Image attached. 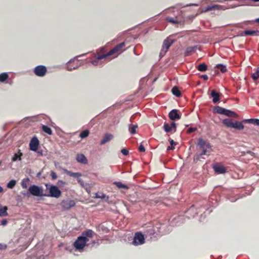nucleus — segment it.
Masks as SVG:
<instances>
[{
  "label": "nucleus",
  "mask_w": 259,
  "mask_h": 259,
  "mask_svg": "<svg viewBox=\"0 0 259 259\" xmlns=\"http://www.w3.org/2000/svg\"><path fill=\"white\" fill-rule=\"evenodd\" d=\"M169 143L172 146L173 145H176V143L175 142H174V141L173 140L170 139L169 140Z\"/></svg>",
  "instance_id": "53"
},
{
  "label": "nucleus",
  "mask_w": 259,
  "mask_h": 259,
  "mask_svg": "<svg viewBox=\"0 0 259 259\" xmlns=\"http://www.w3.org/2000/svg\"><path fill=\"white\" fill-rule=\"evenodd\" d=\"M139 150L140 152H145V149L143 145L141 144L139 147Z\"/></svg>",
  "instance_id": "49"
},
{
  "label": "nucleus",
  "mask_w": 259,
  "mask_h": 259,
  "mask_svg": "<svg viewBox=\"0 0 259 259\" xmlns=\"http://www.w3.org/2000/svg\"><path fill=\"white\" fill-rule=\"evenodd\" d=\"M76 160L81 163L85 164L88 160L85 156L83 154H78L76 158Z\"/></svg>",
  "instance_id": "16"
},
{
  "label": "nucleus",
  "mask_w": 259,
  "mask_h": 259,
  "mask_svg": "<svg viewBox=\"0 0 259 259\" xmlns=\"http://www.w3.org/2000/svg\"><path fill=\"white\" fill-rule=\"evenodd\" d=\"M7 224V221L5 219V220H3L2 222H1V224L3 225V226H6Z\"/></svg>",
  "instance_id": "52"
},
{
  "label": "nucleus",
  "mask_w": 259,
  "mask_h": 259,
  "mask_svg": "<svg viewBox=\"0 0 259 259\" xmlns=\"http://www.w3.org/2000/svg\"><path fill=\"white\" fill-rule=\"evenodd\" d=\"M245 122L259 126V119H249L245 120Z\"/></svg>",
  "instance_id": "29"
},
{
  "label": "nucleus",
  "mask_w": 259,
  "mask_h": 259,
  "mask_svg": "<svg viewBox=\"0 0 259 259\" xmlns=\"http://www.w3.org/2000/svg\"><path fill=\"white\" fill-rule=\"evenodd\" d=\"M193 210V208H190L189 209V211H192Z\"/></svg>",
  "instance_id": "61"
},
{
  "label": "nucleus",
  "mask_w": 259,
  "mask_h": 259,
  "mask_svg": "<svg viewBox=\"0 0 259 259\" xmlns=\"http://www.w3.org/2000/svg\"><path fill=\"white\" fill-rule=\"evenodd\" d=\"M216 67L220 69L223 73L226 72L227 70L226 66L222 64H218L216 65Z\"/></svg>",
  "instance_id": "32"
},
{
  "label": "nucleus",
  "mask_w": 259,
  "mask_h": 259,
  "mask_svg": "<svg viewBox=\"0 0 259 259\" xmlns=\"http://www.w3.org/2000/svg\"><path fill=\"white\" fill-rule=\"evenodd\" d=\"M46 187H47V188H48V184H46Z\"/></svg>",
  "instance_id": "64"
},
{
  "label": "nucleus",
  "mask_w": 259,
  "mask_h": 259,
  "mask_svg": "<svg viewBox=\"0 0 259 259\" xmlns=\"http://www.w3.org/2000/svg\"><path fill=\"white\" fill-rule=\"evenodd\" d=\"M169 117L172 120H175L176 119H179L181 118L180 115L178 113V110L176 109L172 110L169 113Z\"/></svg>",
  "instance_id": "14"
},
{
  "label": "nucleus",
  "mask_w": 259,
  "mask_h": 259,
  "mask_svg": "<svg viewBox=\"0 0 259 259\" xmlns=\"http://www.w3.org/2000/svg\"><path fill=\"white\" fill-rule=\"evenodd\" d=\"M9 77V75L7 73L4 72L0 74V81L4 82L7 80Z\"/></svg>",
  "instance_id": "34"
},
{
  "label": "nucleus",
  "mask_w": 259,
  "mask_h": 259,
  "mask_svg": "<svg viewBox=\"0 0 259 259\" xmlns=\"http://www.w3.org/2000/svg\"><path fill=\"white\" fill-rule=\"evenodd\" d=\"M74 61V59H71V60H70L67 62V63H71V62H72V61Z\"/></svg>",
  "instance_id": "58"
},
{
  "label": "nucleus",
  "mask_w": 259,
  "mask_h": 259,
  "mask_svg": "<svg viewBox=\"0 0 259 259\" xmlns=\"http://www.w3.org/2000/svg\"><path fill=\"white\" fill-rule=\"evenodd\" d=\"M232 128H234L238 130H241L244 128V125L241 122L238 121H235V122H233Z\"/></svg>",
  "instance_id": "18"
},
{
  "label": "nucleus",
  "mask_w": 259,
  "mask_h": 259,
  "mask_svg": "<svg viewBox=\"0 0 259 259\" xmlns=\"http://www.w3.org/2000/svg\"><path fill=\"white\" fill-rule=\"evenodd\" d=\"M174 39H170L169 37H167L164 40L162 48L159 53V57L160 58L163 57L168 51L170 46L174 42Z\"/></svg>",
  "instance_id": "2"
},
{
  "label": "nucleus",
  "mask_w": 259,
  "mask_h": 259,
  "mask_svg": "<svg viewBox=\"0 0 259 259\" xmlns=\"http://www.w3.org/2000/svg\"><path fill=\"white\" fill-rule=\"evenodd\" d=\"M107 57V55H103L101 56H99L95 60H93L92 61V63L93 65L95 66H97L98 64V61L99 60L104 59Z\"/></svg>",
  "instance_id": "25"
},
{
  "label": "nucleus",
  "mask_w": 259,
  "mask_h": 259,
  "mask_svg": "<svg viewBox=\"0 0 259 259\" xmlns=\"http://www.w3.org/2000/svg\"><path fill=\"white\" fill-rule=\"evenodd\" d=\"M212 168L215 173L218 174H225L226 169L221 163H217L213 165Z\"/></svg>",
  "instance_id": "9"
},
{
  "label": "nucleus",
  "mask_w": 259,
  "mask_h": 259,
  "mask_svg": "<svg viewBox=\"0 0 259 259\" xmlns=\"http://www.w3.org/2000/svg\"><path fill=\"white\" fill-rule=\"evenodd\" d=\"M197 69L199 71H205L207 70V66H206V64L203 63V64H199L198 66H197Z\"/></svg>",
  "instance_id": "35"
},
{
  "label": "nucleus",
  "mask_w": 259,
  "mask_h": 259,
  "mask_svg": "<svg viewBox=\"0 0 259 259\" xmlns=\"http://www.w3.org/2000/svg\"><path fill=\"white\" fill-rule=\"evenodd\" d=\"M28 191L34 196H45L42 188L35 185H31L28 188Z\"/></svg>",
  "instance_id": "3"
},
{
  "label": "nucleus",
  "mask_w": 259,
  "mask_h": 259,
  "mask_svg": "<svg viewBox=\"0 0 259 259\" xmlns=\"http://www.w3.org/2000/svg\"><path fill=\"white\" fill-rule=\"evenodd\" d=\"M215 2H222V0H217V1H215Z\"/></svg>",
  "instance_id": "62"
},
{
  "label": "nucleus",
  "mask_w": 259,
  "mask_h": 259,
  "mask_svg": "<svg viewBox=\"0 0 259 259\" xmlns=\"http://www.w3.org/2000/svg\"><path fill=\"white\" fill-rule=\"evenodd\" d=\"M49 194H45V196L52 197L58 198L60 197L61 195V191L59 189L58 187L52 185L48 188Z\"/></svg>",
  "instance_id": "4"
},
{
  "label": "nucleus",
  "mask_w": 259,
  "mask_h": 259,
  "mask_svg": "<svg viewBox=\"0 0 259 259\" xmlns=\"http://www.w3.org/2000/svg\"><path fill=\"white\" fill-rule=\"evenodd\" d=\"M30 182L28 178H25L22 180L21 186L23 189H27Z\"/></svg>",
  "instance_id": "22"
},
{
  "label": "nucleus",
  "mask_w": 259,
  "mask_h": 259,
  "mask_svg": "<svg viewBox=\"0 0 259 259\" xmlns=\"http://www.w3.org/2000/svg\"><path fill=\"white\" fill-rule=\"evenodd\" d=\"M39 145V141L36 137H33L30 142L29 148L30 150L36 151Z\"/></svg>",
  "instance_id": "11"
},
{
  "label": "nucleus",
  "mask_w": 259,
  "mask_h": 259,
  "mask_svg": "<svg viewBox=\"0 0 259 259\" xmlns=\"http://www.w3.org/2000/svg\"><path fill=\"white\" fill-rule=\"evenodd\" d=\"M121 152L124 155H127L128 154V151L126 149H121Z\"/></svg>",
  "instance_id": "46"
},
{
  "label": "nucleus",
  "mask_w": 259,
  "mask_h": 259,
  "mask_svg": "<svg viewBox=\"0 0 259 259\" xmlns=\"http://www.w3.org/2000/svg\"><path fill=\"white\" fill-rule=\"evenodd\" d=\"M213 9H217V10H225V8H224V7L221 5H213Z\"/></svg>",
  "instance_id": "42"
},
{
  "label": "nucleus",
  "mask_w": 259,
  "mask_h": 259,
  "mask_svg": "<svg viewBox=\"0 0 259 259\" xmlns=\"http://www.w3.org/2000/svg\"><path fill=\"white\" fill-rule=\"evenodd\" d=\"M163 128L166 133L170 132L172 130H174V132H176V124L174 122H172L170 125L168 123H165L163 125Z\"/></svg>",
  "instance_id": "12"
},
{
  "label": "nucleus",
  "mask_w": 259,
  "mask_h": 259,
  "mask_svg": "<svg viewBox=\"0 0 259 259\" xmlns=\"http://www.w3.org/2000/svg\"><path fill=\"white\" fill-rule=\"evenodd\" d=\"M87 54H82L81 55H79V56H77V57H80V56H84L85 55H86Z\"/></svg>",
  "instance_id": "59"
},
{
  "label": "nucleus",
  "mask_w": 259,
  "mask_h": 259,
  "mask_svg": "<svg viewBox=\"0 0 259 259\" xmlns=\"http://www.w3.org/2000/svg\"><path fill=\"white\" fill-rule=\"evenodd\" d=\"M212 10H213L212 5H209L205 8V9L202 10V12H206Z\"/></svg>",
  "instance_id": "43"
},
{
  "label": "nucleus",
  "mask_w": 259,
  "mask_h": 259,
  "mask_svg": "<svg viewBox=\"0 0 259 259\" xmlns=\"http://www.w3.org/2000/svg\"><path fill=\"white\" fill-rule=\"evenodd\" d=\"M196 130V127H190V128H189L188 129L187 132L188 133H192L193 132H195Z\"/></svg>",
  "instance_id": "48"
},
{
  "label": "nucleus",
  "mask_w": 259,
  "mask_h": 259,
  "mask_svg": "<svg viewBox=\"0 0 259 259\" xmlns=\"http://www.w3.org/2000/svg\"><path fill=\"white\" fill-rule=\"evenodd\" d=\"M16 184V181L15 180H11L7 185V187L9 189H13Z\"/></svg>",
  "instance_id": "33"
},
{
  "label": "nucleus",
  "mask_w": 259,
  "mask_h": 259,
  "mask_svg": "<svg viewBox=\"0 0 259 259\" xmlns=\"http://www.w3.org/2000/svg\"><path fill=\"white\" fill-rule=\"evenodd\" d=\"M197 47L194 46V47H188L187 48L185 52V56H188L192 54L193 53L195 52V51L197 49Z\"/></svg>",
  "instance_id": "20"
},
{
  "label": "nucleus",
  "mask_w": 259,
  "mask_h": 259,
  "mask_svg": "<svg viewBox=\"0 0 259 259\" xmlns=\"http://www.w3.org/2000/svg\"><path fill=\"white\" fill-rule=\"evenodd\" d=\"M113 137V136L111 134H105V136H104L103 138L102 139V140L101 141L100 144L101 145L105 144L107 142L111 140L112 139Z\"/></svg>",
  "instance_id": "15"
},
{
  "label": "nucleus",
  "mask_w": 259,
  "mask_h": 259,
  "mask_svg": "<svg viewBox=\"0 0 259 259\" xmlns=\"http://www.w3.org/2000/svg\"><path fill=\"white\" fill-rule=\"evenodd\" d=\"M7 248V245L5 244L0 243V250H4Z\"/></svg>",
  "instance_id": "47"
},
{
  "label": "nucleus",
  "mask_w": 259,
  "mask_h": 259,
  "mask_svg": "<svg viewBox=\"0 0 259 259\" xmlns=\"http://www.w3.org/2000/svg\"><path fill=\"white\" fill-rule=\"evenodd\" d=\"M224 115L230 117H237V114L235 112L228 109H226Z\"/></svg>",
  "instance_id": "28"
},
{
  "label": "nucleus",
  "mask_w": 259,
  "mask_h": 259,
  "mask_svg": "<svg viewBox=\"0 0 259 259\" xmlns=\"http://www.w3.org/2000/svg\"><path fill=\"white\" fill-rule=\"evenodd\" d=\"M198 147L202 150V152L199 155L195 156L194 160H198L199 159V156L206 154L208 150L211 149V146L209 143L200 138L198 140Z\"/></svg>",
  "instance_id": "1"
},
{
  "label": "nucleus",
  "mask_w": 259,
  "mask_h": 259,
  "mask_svg": "<svg viewBox=\"0 0 259 259\" xmlns=\"http://www.w3.org/2000/svg\"><path fill=\"white\" fill-rule=\"evenodd\" d=\"M171 92L172 94L176 97H180L181 95L180 91L177 87H174L172 88Z\"/></svg>",
  "instance_id": "27"
},
{
  "label": "nucleus",
  "mask_w": 259,
  "mask_h": 259,
  "mask_svg": "<svg viewBox=\"0 0 259 259\" xmlns=\"http://www.w3.org/2000/svg\"><path fill=\"white\" fill-rule=\"evenodd\" d=\"M138 127V125H131L129 127V132L131 134H135L136 133V128Z\"/></svg>",
  "instance_id": "36"
},
{
  "label": "nucleus",
  "mask_w": 259,
  "mask_h": 259,
  "mask_svg": "<svg viewBox=\"0 0 259 259\" xmlns=\"http://www.w3.org/2000/svg\"><path fill=\"white\" fill-rule=\"evenodd\" d=\"M42 129L44 132L48 134L49 135L52 134V131L50 127L47 125H42Z\"/></svg>",
  "instance_id": "31"
},
{
  "label": "nucleus",
  "mask_w": 259,
  "mask_h": 259,
  "mask_svg": "<svg viewBox=\"0 0 259 259\" xmlns=\"http://www.w3.org/2000/svg\"><path fill=\"white\" fill-rule=\"evenodd\" d=\"M34 72L37 76L42 77L47 72V68L45 66L38 65L34 68Z\"/></svg>",
  "instance_id": "7"
},
{
  "label": "nucleus",
  "mask_w": 259,
  "mask_h": 259,
  "mask_svg": "<svg viewBox=\"0 0 259 259\" xmlns=\"http://www.w3.org/2000/svg\"><path fill=\"white\" fill-rule=\"evenodd\" d=\"M175 149V147L174 146H168L167 148V150H174Z\"/></svg>",
  "instance_id": "55"
},
{
  "label": "nucleus",
  "mask_w": 259,
  "mask_h": 259,
  "mask_svg": "<svg viewBox=\"0 0 259 259\" xmlns=\"http://www.w3.org/2000/svg\"><path fill=\"white\" fill-rule=\"evenodd\" d=\"M252 78L254 80H256L259 78V70L257 69L256 71L252 74Z\"/></svg>",
  "instance_id": "39"
},
{
  "label": "nucleus",
  "mask_w": 259,
  "mask_h": 259,
  "mask_svg": "<svg viewBox=\"0 0 259 259\" xmlns=\"http://www.w3.org/2000/svg\"><path fill=\"white\" fill-rule=\"evenodd\" d=\"M233 121L232 119L227 118L223 120V123L228 127H231L232 126Z\"/></svg>",
  "instance_id": "24"
},
{
  "label": "nucleus",
  "mask_w": 259,
  "mask_h": 259,
  "mask_svg": "<svg viewBox=\"0 0 259 259\" xmlns=\"http://www.w3.org/2000/svg\"><path fill=\"white\" fill-rule=\"evenodd\" d=\"M77 68V66L73 67H69V66H67V70H68V71H71V70H72L73 69H76V68Z\"/></svg>",
  "instance_id": "51"
},
{
  "label": "nucleus",
  "mask_w": 259,
  "mask_h": 259,
  "mask_svg": "<svg viewBox=\"0 0 259 259\" xmlns=\"http://www.w3.org/2000/svg\"><path fill=\"white\" fill-rule=\"evenodd\" d=\"M125 46V43L122 42L117 45H116L115 47H114L112 49H111L106 55L107 56L112 55L115 53L119 51L122 48Z\"/></svg>",
  "instance_id": "13"
},
{
  "label": "nucleus",
  "mask_w": 259,
  "mask_h": 259,
  "mask_svg": "<svg viewBox=\"0 0 259 259\" xmlns=\"http://www.w3.org/2000/svg\"><path fill=\"white\" fill-rule=\"evenodd\" d=\"M51 176L53 180H56L57 178V174L54 171H52L51 172Z\"/></svg>",
  "instance_id": "44"
},
{
  "label": "nucleus",
  "mask_w": 259,
  "mask_h": 259,
  "mask_svg": "<svg viewBox=\"0 0 259 259\" xmlns=\"http://www.w3.org/2000/svg\"><path fill=\"white\" fill-rule=\"evenodd\" d=\"M198 6V5L197 4H188V5H187L186 6L188 7V6Z\"/></svg>",
  "instance_id": "56"
},
{
  "label": "nucleus",
  "mask_w": 259,
  "mask_h": 259,
  "mask_svg": "<svg viewBox=\"0 0 259 259\" xmlns=\"http://www.w3.org/2000/svg\"><path fill=\"white\" fill-rule=\"evenodd\" d=\"M89 131L88 130H84L80 134V137L82 139L87 138L89 135Z\"/></svg>",
  "instance_id": "38"
},
{
  "label": "nucleus",
  "mask_w": 259,
  "mask_h": 259,
  "mask_svg": "<svg viewBox=\"0 0 259 259\" xmlns=\"http://www.w3.org/2000/svg\"><path fill=\"white\" fill-rule=\"evenodd\" d=\"M255 22L259 23V18L255 20Z\"/></svg>",
  "instance_id": "60"
},
{
  "label": "nucleus",
  "mask_w": 259,
  "mask_h": 259,
  "mask_svg": "<svg viewBox=\"0 0 259 259\" xmlns=\"http://www.w3.org/2000/svg\"><path fill=\"white\" fill-rule=\"evenodd\" d=\"M211 96L212 97V102L214 103H217L220 100V94L217 93L214 90L211 91Z\"/></svg>",
  "instance_id": "17"
},
{
  "label": "nucleus",
  "mask_w": 259,
  "mask_h": 259,
  "mask_svg": "<svg viewBox=\"0 0 259 259\" xmlns=\"http://www.w3.org/2000/svg\"><path fill=\"white\" fill-rule=\"evenodd\" d=\"M106 195L104 194H101V195L98 194H96L95 197L97 198H105L106 197Z\"/></svg>",
  "instance_id": "45"
},
{
  "label": "nucleus",
  "mask_w": 259,
  "mask_h": 259,
  "mask_svg": "<svg viewBox=\"0 0 259 259\" xmlns=\"http://www.w3.org/2000/svg\"><path fill=\"white\" fill-rule=\"evenodd\" d=\"M166 19L168 22L171 23L172 24L179 23V21L177 20H175L174 18L172 17H168L166 18Z\"/></svg>",
  "instance_id": "40"
},
{
  "label": "nucleus",
  "mask_w": 259,
  "mask_h": 259,
  "mask_svg": "<svg viewBox=\"0 0 259 259\" xmlns=\"http://www.w3.org/2000/svg\"><path fill=\"white\" fill-rule=\"evenodd\" d=\"M114 184L118 188H123L126 189L127 188V186L124 184H123L120 182H115Z\"/></svg>",
  "instance_id": "37"
},
{
  "label": "nucleus",
  "mask_w": 259,
  "mask_h": 259,
  "mask_svg": "<svg viewBox=\"0 0 259 259\" xmlns=\"http://www.w3.org/2000/svg\"><path fill=\"white\" fill-rule=\"evenodd\" d=\"M258 33L257 31L248 30L243 32V34L245 35H254Z\"/></svg>",
  "instance_id": "30"
},
{
  "label": "nucleus",
  "mask_w": 259,
  "mask_h": 259,
  "mask_svg": "<svg viewBox=\"0 0 259 259\" xmlns=\"http://www.w3.org/2000/svg\"><path fill=\"white\" fill-rule=\"evenodd\" d=\"M36 152L39 155H40V156L42 155V151L41 150H37Z\"/></svg>",
  "instance_id": "54"
},
{
  "label": "nucleus",
  "mask_w": 259,
  "mask_h": 259,
  "mask_svg": "<svg viewBox=\"0 0 259 259\" xmlns=\"http://www.w3.org/2000/svg\"><path fill=\"white\" fill-rule=\"evenodd\" d=\"M65 172L68 175V176L72 177H80L81 176V174L79 172H73L70 171H69L67 169L64 170Z\"/></svg>",
  "instance_id": "21"
},
{
  "label": "nucleus",
  "mask_w": 259,
  "mask_h": 259,
  "mask_svg": "<svg viewBox=\"0 0 259 259\" xmlns=\"http://www.w3.org/2000/svg\"><path fill=\"white\" fill-rule=\"evenodd\" d=\"M58 185L60 187H63L65 185H67V183L62 181V180H59L57 182Z\"/></svg>",
  "instance_id": "41"
},
{
  "label": "nucleus",
  "mask_w": 259,
  "mask_h": 259,
  "mask_svg": "<svg viewBox=\"0 0 259 259\" xmlns=\"http://www.w3.org/2000/svg\"><path fill=\"white\" fill-rule=\"evenodd\" d=\"M22 155V153H21L20 152V150H19L18 153L15 154V155L13 157V158L12 159V161L14 162V161H16L17 160H21V157Z\"/></svg>",
  "instance_id": "26"
},
{
  "label": "nucleus",
  "mask_w": 259,
  "mask_h": 259,
  "mask_svg": "<svg viewBox=\"0 0 259 259\" xmlns=\"http://www.w3.org/2000/svg\"><path fill=\"white\" fill-rule=\"evenodd\" d=\"M3 191V187L0 186V193L2 192Z\"/></svg>",
  "instance_id": "57"
},
{
  "label": "nucleus",
  "mask_w": 259,
  "mask_h": 259,
  "mask_svg": "<svg viewBox=\"0 0 259 259\" xmlns=\"http://www.w3.org/2000/svg\"><path fill=\"white\" fill-rule=\"evenodd\" d=\"M94 235V232L93 230L89 229L86 231H83L81 235L80 236L83 240H85L87 243L90 240V238H92Z\"/></svg>",
  "instance_id": "10"
},
{
  "label": "nucleus",
  "mask_w": 259,
  "mask_h": 259,
  "mask_svg": "<svg viewBox=\"0 0 259 259\" xmlns=\"http://www.w3.org/2000/svg\"><path fill=\"white\" fill-rule=\"evenodd\" d=\"M253 2H259V0H252Z\"/></svg>",
  "instance_id": "63"
},
{
  "label": "nucleus",
  "mask_w": 259,
  "mask_h": 259,
  "mask_svg": "<svg viewBox=\"0 0 259 259\" xmlns=\"http://www.w3.org/2000/svg\"><path fill=\"white\" fill-rule=\"evenodd\" d=\"M201 77L205 80H207L208 78V76L206 74L202 75Z\"/></svg>",
  "instance_id": "50"
},
{
  "label": "nucleus",
  "mask_w": 259,
  "mask_h": 259,
  "mask_svg": "<svg viewBox=\"0 0 259 259\" xmlns=\"http://www.w3.org/2000/svg\"><path fill=\"white\" fill-rule=\"evenodd\" d=\"M75 204L74 200L70 199H67L63 200L61 203V205L62 208L64 210L69 209L73 207Z\"/></svg>",
  "instance_id": "8"
},
{
  "label": "nucleus",
  "mask_w": 259,
  "mask_h": 259,
  "mask_svg": "<svg viewBox=\"0 0 259 259\" xmlns=\"http://www.w3.org/2000/svg\"><path fill=\"white\" fill-rule=\"evenodd\" d=\"M144 242V236L140 232L136 233L134 238L133 244L135 245H141L143 244Z\"/></svg>",
  "instance_id": "6"
},
{
  "label": "nucleus",
  "mask_w": 259,
  "mask_h": 259,
  "mask_svg": "<svg viewBox=\"0 0 259 259\" xmlns=\"http://www.w3.org/2000/svg\"><path fill=\"white\" fill-rule=\"evenodd\" d=\"M86 243L85 240H83L80 236H79L74 242L73 245L76 249L81 251L85 246Z\"/></svg>",
  "instance_id": "5"
},
{
  "label": "nucleus",
  "mask_w": 259,
  "mask_h": 259,
  "mask_svg": "<svg viewBox=\"0 0 259 259\" xmlns=\"http://www.w3.org/2000/svg\"><path fill=\"white\" fill-rule=\"evenodd\" d=\"M226 109L219 106H216L214 109V112L219 114H223L225 113V110Z\"/></svg>",
  "instance_id": "23"
},
{
  "label": "nucleus",
  "mask_w": 259,
  "mask_h": 259,
  "mask_svg": "<svg viewBox=\"0 0 259 259\" xmlns=\"http://www.w3.org/2000/svg\"><path fill=\"white\" fill-rule=\"evenodd\" d=\"M7 210L8 208L7 206H3L0 204V217L7 216Z\"/></svg>",
  "instance_id": "19"
}]
</instances>
